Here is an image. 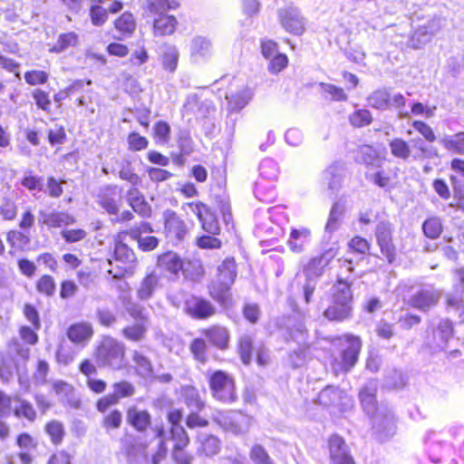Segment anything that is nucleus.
<instances>
[{
  "instance_id": "nucleus-31",
  "label": "nucleus",
  "mask_w": 464,
  "mask_h": 464,
  "mask_svg": "<svg viewBox=\"0 0 464 464\" xmlns=\"http://www.w3.org/2000/svg\"><path fill=\"white\" fill-rule=\"evenodd\" d=\"M131 359L134 363L135 371L139 376L143 379H149L153 376V364L149 357L135 350L131 353Z\"/></svg>"
},
{
  "instance_id": "nucleus-19",
  "label": "nucleus",
  "mask_w": 464,
  "mask_h": 464,
  "mask_svg": "<svg viewBox=\"0 0 464 464\" xmlns=\"http://www.w3.org/2000/svg\"><path fill=\"white\" fill-rule=\"evenodd\" d=\"M53 390L64 405H68L72 409H79L81 407V400L71 384L63 381H57L53 382Z\"/></svg>"
},
{
  "instance_id": "nucleus-18",
  "label": "nucleus",
  "mask_w": 464,
  "mask_h": 464,
  "mask_svg": "<svg viewBox=\"0 0 464 464\" xmlns=\"http://www.w3.org/2000/svg\"><path fill=\"white\" fill-rule=\"evenodd\" d=\"M164 225L165 233L168 237L177 241L184 239L188 231L187 226L174 211H169L165 214Z\"/></svg>"
},
{
  "instance_id": "nucleus-62",
  "label": "nucleus",
  "mask_w": 464,
  "mask_h": 464,
  "mask_svg": "<svg viewBox=\"0 0 464 464\" xmlns=\"http://www.w3.org/2000/svg\"><path fill=\"white\" fill-rule=\"evenodd\" d=\"M122 423V414L119 410H113L109 414L104 416L102 426L106 430H116L121 427Z\"/></svg>"
},
{
  "instance_id": "nucleus-48",
  "label": "nucleus",
  "mask_w": 464,
  "mask_h": 464,
  "mask_svg": "<svg viewBox=\"0 0 464 464\" xmlns=\"http://www.w3.org/2000/svg\"><path fill=\"white\" fill-rule=\"evenodd\" d=\"M45 431L54 445H59L65 434L63 425L58 420H52L45 425Z\"/></svg>"
},
{
  "instance_id": "nucleus-11",
  "label": "nucleus",
  "mask_w": 464,
  "mask_h": 464,
  "mask_svg": "<svg viewBox=\"0 0 464 464\" xmlns=\"http://www.w3.org/2000/svg\"><path fill=\"white\" fill-rule=\"evenodd\" d=\"M443 23V18L440 16L432 17L414 31L409 39L408 45L413 49L422 48L441 30Z\"/></svg>"
},
{
  "instance_id": "nucleus-59",
  "label": "nucleus",
  "mask_w": 464,
  "mask_h": 464,
  "mask_svg": "<svg viewBox=\"0 0 464 464\" xmlns=\"http://www.w3.org/2000/svg\"><path fill=\"white\" fill-rule=\"evenodd\" d=\"M320 87L324 93L330 96V99L332 101L343 102L346 101L348 98L343 89L341 87L325 82H321Z\"/></svg>"
},
{
  "instance_id": "nucleus-50",
  "label": "nucleus",
  "mask_w": 464,
  "mask_h": 464,
  "mask_svg": "<svg viewBox=\"0 0 464 464\" xmlns=\"http://www.w3.org/2000/svg\"><path fill=\"white\" fill-rule=\"evenodd\" d=\"M207 348L206 341L202 338L194 339L189 345L194 359L201 363L207 362Z\"/></svg>"
},
{
  "instance_id": "nucleus-29",
  "label": "nucleus",
  "mask_w": 464,
  "mask_h": 464,
  "mask_svg": "<svg viewBox=\"0 0 464 464\" xmlns=\"http://www.w3.org/2000/svg\"><path fill=\"white\" fill-rule=\"evenodd\" d=\"M354 160L356 162L364 164L367 167H381V160L378 152L369 145L360 146L355 150Z\"/></svg>"
},
{
  "instance_id": "nucleus-22",
  "label": "nucleus",
  "mask_w": 464,
  "mask_h": 464,
  "mask_svg": "<svg viewBox=\"0 0 464 464\" xmlns=\"http://www.w3.org/2000/svg\"><path fill=\"white\" fill-rule=\"evenodd\" d=\"M345 210L346 205L344 200L340 199L333 204L324 227V237L328 236L330 239L331 235L339 229Z\"/></svg>"
},
{
  "instance_id": "nucleus-32",
  "label": "nucleus",
  "mask_w": 464,
  "mask_h": 464,
  "mask_svg": "<svg viewBox=\"0 0 464 464\" xmlns=\"http://www.w3.org/2000/svg\"><path fill=\"white\" fill-rule=\"evenodd\" d=\"M198 442L199 443L198 451L203 452L207 457L217 455L221 450L220 440L211 434H199Z\"/></svg>"
},
{
  "instance_id": "nucleus-40",
  "label": "nucleus",
  "mask_w": 464,
  "mask_h": 464,
  "mask_svg": "<svg viewBox=\"0 0 464 464\" xmlns=\"http://www.w3.org/2000/svg\"><path fill=\"white\" fill-rule=\"evenodd\" d=\"M440 143L448 150L464 155V131H460L452 136H445L440 140Z\"/></svg>"
},
{
  "instance_id": "nucleus-3",
  "label": "nucleus",
  "mask_w": 464,
  "mask_h": 464,
  "mask_svg": "<svg viewBox=\"0 0 464 464\" xmlns=\"http://www.w3.org/2000/svg\"><path fill=\"white\" fill-rule=\"evenodd\" d=\"M353 315V293L351 284L338 278L332 286L331 304L324 312L329 321L343 322Z\"/></svg>"
},
{
  "instance_id": "nucleus-46",
  "label": "nucleus",
  "mask_w": 464,
  "mask_h": 464,
  "mask_svg": "<svg viewBox=\"0 0 464 464\" xmlns=\"http://www.w3.org/2000/svg\"><path fill=\"white\" fill-rule=\"evenodd\" d=\"M115 259L123 264H131L136 260L135 254L126 244L119 242L114 248Z\"/></svg>"
},
{
  "instance_id": "nucleus-34",
  "label": "nucleus",
  "mask_w": 464,
  "mask_h": 464,
  "mask_svg": "<svg viewBox=\"0 0 464 464\" xmlns=\"http://www.w3.org/2000/svg\"><path fill=\"white\" fill-rule=\"evenodd\" d=\"M92 328L87 323L74 324L67 332L68 338L74 343H82L88 341L92 335Z\"/></svg>"
},
{
  "instance_id": "nucleus-15",
  "label": "nucleus",
  "mask_w": 464,
  "mask_h": 464,
  "mask_svg": "<svg viewBox=\"0 0 464 464\" xmlns=\"http://www.w3.org/2000/svg\"><path fill=\"white\" fill-rule=\"evenodd\" d=\"M187 313L198 320L208 319L217 314V307L209 301L199 296H191L185 302Z\"/></svg>"
},
{
  "instance_id": "nucleus-37",
  "label": "nucleus",
  "mask_w": 464,
  "mask_h": 464,
  "mask_svg": "<svg viewBox=\"0 0 464 464\" xmlns=\"http://www.w3.org/2000/svg\"><path fill=\"white\" fill-rule=\"evenodd\" d=\"M177 20L172 15L162 14L154 20L155 34L165 35L174 33Z\"/></svg>"
},
{
  "instance_id": "nucleus-33",
  "label": "nucleus",
  "mask_w": 464,
  "mask_h": 464,
  "mask_svg": "<svg viewBox=\"0 0 464 464\" xmlns=\"http://www.w3.org/2000/svg\"><path fill=\"white\" fill-rule=\"evenodd\" d=\"M159 285V276L155 273L147 275L137 289V297L141 301L150 299Z\"/></svg>"
},
{
  "instance_id": "nucleus-28",
  "label": "nucleus",
  "mask_w": 464,
  "mask_h": 464,
  "mask_svg": "<svg viewBox=\"0 0 464 464\" xmlns=\"http://www.w3.org/2000/svg\"><path fill=\"white\" fill-rule=\"evenodd\" d=\"M361 341L358 337H351L348 341V346L342 352L343 368L349 371L358 360L361 350Z\"/></svg>"
},
{
  "instance_id": "nucleus-21",
  "label": "nucleus",
  "mask_w": 464,
  "mask_h": 464,
  "mask_svg": "<svg viewBox=\"0 0 464 464\" xmlns=\"http://www.w3.org/2000/svg\"><path fill=\"white\" fill-rule=\"evenodd\" d=\"M453 323L450 319H440L433 330V342L440 350H446L450 339L453 336Z\"/></svg>"
},
{
  "instance_id": "nucleus-57",
  "label": "nucleus",
  "mask_w": 464,
  "mask_h": 464,
  "mask_svg": "<svg viewBox=\"0 0 464 464\" xmlns=\"http://www.w3.org/2000/svg\"><path fill=\"white\" fill-rule=\"evenodd\" d=\"M56 289V284L53 276L44 275L36 283V290L46 295L53 296Z\"/></svg>"
},
{
  "instance_id": "nucleus-25",
  "label": "nucleus",
  "mask_w": 464,
  "mask_h": 464,
  "mask_svg": "<svg viewBox=\"0 0 464 464\" xmlns=\"http://www.w3.org/2000/svg\"><path fill=\"white\" fill-rule=\"evenodd\" d=\"M38 222L50 227H61L63 226L72 225L75 222V218L64 212H50L40 211Z\"/></svg>"
},
{
  "instance_id": "nucleus-38",
  "label": "nucleus",
  "mask_w": 464,
  "mask_h": 464,
  "mask_svg": "<svg viewBox=\"0 0 464 464\" xmlns=\"http://www.w3.org/2000/svg\"><path fill=\"white\" fill-rule=\"evenodd\" d=\"M424 236L430 239H437L443 231L442 222L439 217L428 218L421 226Z\"/></svg>"
},
{
  "instance_id": "nucleus-47",
  "label": "nucleus",
  "mask_w": 464,
  "mask_h": 464,
  "mask_svg": "<svg viewBox=\"0 0 464 464\" xmlns=\"http://www.w3.org/2000/svg\"><path fill=\"white\" fill-rule=\"evenodd\" d=\"M249 457L255 464H275L273 459L260 444H255L251 448Z\"/></svg>"
},
{
  "instance_id": "nucleus-35",
  "label": "nucleus",
  "mask_w": 464,
  "mask_h": 464,
  "mask_svg": "<svg viewBox=\"0 0 464 464\" xmlns=\"http://www.w3.org/2000/svg\"><path fill=\"white\" fill-rule=\"evenodd\" d=\"M324 179L330 190L337 191L343 181V166L340 163L330 165L324 172Z\"/></svg>"
},
{
  "instance_id": "nucleus-16",
  "label": "nucleus",
  "mask_w": 464,
  "mask_h": 464,
  "mask_svg": "<svg viewBox=\"0 0 464 464\" xmlns=\"http://www.w3.org/2000/svg\"><path fill=\"white\" fill-rule=\"evenodd\" d=\"M330 458L334 464H355L353 457L348 451V446L344 440L333 435L328 440Z\"/></svg>"
},
{
  "instance_id": "nucleus-5",
  "label": "nucleus",
  "mask_w": 464,
  "mask_h": 464,
  "mask_svg": "<svg viewBox=\"0 0 464 464\" xmlns=\"http://www.w3.org/2000/svg\"><path fill=\"white\" fill-rule=\"evenodd\" d=\"M158 266L172 275H178L179 271H182L185 277L193 281L198 280L204 273V269L198 261L185 262L174 252L160 255L158 258Z\"/></svg>"
},
{
  "instance_id": "nucleus-41",
  "label": "nucleus",
  "mask_w": 464,
  "mask_h": 464,
  "mask_svg": "<svg viewBox=\"0 0 464 464\" xmlns=\"http://www.w3.org/2000/svg\"><path fill=\"white\" fill-rule=\"evenodd\" d=\"M179 56V52L175 46H165L161 55L163 68L169 72H174L178 65Z\"/></svg>"
},
{
  "instance_id": "nucleus-44",
  "label": "nucleus",
  "mask_w": 464,
  "mask_h": 464,
  "mask_svg": "<svg viewBox=\"0 0 464 464\" xmlns=\"http://www.w3.org/2000/svg\"><path fill=\"white\" fill-rule=\"evenodd\" d=\"M149 3V10L151 13L158 14L159 16L164 14L168 10L179 7L177 0H147Z\"/></svg>"
},
{
  "instance_id": "nucleus-55",
  "label": "nucleus",
  "mask_w": 464,
  "mask_h": 464,
  "mask_svg": "<svg viewBox=\"0 0 464 464\" xmlns=\"http://www.w3.org/2000/svg\"><path fill=\"white\" fill-rule=\"evenodd\" d=\"M113 393H111L117 399V401L122 398L131 397L135 393V387L132 383L127 381H121L115 382L113 385Z\"/></svg>"
},
{
  "instance_id": "nucleus-27",
  "label": "nucleus",
  "mask_w": 464,
  "mask_h": 464,
  "mask_svg": "<svg viewBox=\"0 0 464 464\" xmlns=\"http://www.w3.org/2000/svg\"><path fill=\"white\" fill-rule=\"evenodd\" d=\"M190 52L195 62L208 60L212 56V44L205 37L197 36L192 40Z\"/></svg>"
},
{
  "instance_id": "nucleus-45",
  "label": "nucleus",
  "mask_w": 464,
  "mask_h": 464,
  "mask_svg": "<svg viewBox=\"0 0 464 464\" xmlns=\"http://www.w3.org/2000/svg\"><path fill=\"white\" fill-rule=\"evenodd\" d=\"M340 399V391L334 386L323 389L317 397L318 402L325 407L334 404Z\"/></svg>"
},
{
  "instance_id": "nucleus-13",
  "label": "nucleus",
  "mask_w": 464,
  "mask_h": 464,
  "mask_svg": "<svg viewBox=\"0 0 464 464\" xmlns=\"http://www.w3.org/2000/svg\"><path fill=\"white\" fill-rule=\"evenodd\" d=\"M277 15L283 28L293 34L300 35L304 31V18L292 4L279 8Z\"/></svg>"
},
{
  "instance_id": "nucleus-42",
  "label": "nucleus",
  "mask_w": 464,
  "mask_h": 464,
  "mask_svg": "<svg viewBox=\"0 0 464 464\" xmlns=\"http://www.w3.org/2000/svg\"><path fill=\"white\" fill-rule=\"evenodd\" d=\"M391 153L395 158L408 160L411 156V149L408 142L401 138H395L389 142Z\"/></svg>"
},
{
  "instance_id": "nucleus-60",
  "label": "nucleus",
  "mask_w": 464,
  "mask_h": 464,
  "mask_svg": "<svg viewBox=\"0 0 464 464\" xmlns=\"http://www.w3.org/2000/svg\"><path fill=\"white\" fill-rule=\"evenodd\" d=\"M260 175L267 179H276L278 175L276 163L271 159H265L259 166Z\"/></svg>"
},
{
  "instance_id": "nucleus-12",
  "label": "nucleus",
  "mask_w": 464,
  "mask_h": 464,
  "mask_svg": "<svg viewBox=\"0 0 464 464\" xmlns=\"http://www.w3.org/2000/svg\"><path fill=\"white\" fill-rule=\"evenodd\" d=\"M324 272V266L314 256L311 258L303 268L305 281L303 285L304 301L306 304L313 301L314 293L316 289L318 280Z\"/></svg>"
},
{
  "instance_id": "nucleus-51",
  "label": "nucleus",
  "mask_w": 464,
  "mask_h": 464,
  "mask_svg": "<svg viewBox=\"0 0 464 464\" xmlns=\"http://www.w3.org/2000/svg\"><path fill=\"white\" fill-rule=\"evenodd\" d=\"M171 440L175 442V449H184L189 442L188 436L181 425H175L170 428Z\"/></svg>"
},
{
  "instance_id": "nucleus-20",
  "label": "nucleus",
  "mask_w": 464,
  "mask_h": 464,
  "mask_svg": "<svg viewBox=\"0 0 464 464\" xmlns=\"http://www.w3.org/2000/svg\"><path fill=\"white\" fill-rule=\"evenodd\" d=\"M311 231L306 227L292 228L286 245L295 253H303L310 242Z\"/></svg>"
},
{
  "instance_id": "nucleus-63",
  "label": "nucleus",
  "mask_w": 464,
  "mask_h": 464,
  "mask_svg": "<svg viewBox=\"0 0 464 464\" xmlns=\"http://www.w3.org/2000/svg\"><path fill=\"white\" fill-rule=\"evenodd\" d=\"M96 278V275L89 268H82L77 271V280L79 284L86 289L95 285Z\"/></svg>"
},
{
  "instance_id": "nucleus-54",
  "label": "nucleus",
  "mask_w": 464,
  "mask_h": 464,
  "mask_svg": "<svg viewBox=\"0 0 464 464\" xmlns=\"http://www.w3.org/2000/svg\"><path fill=\"white\" fill-rule=\"evenodd\" d=\"M130 236L137 241L140 249L142 251H151L159 245V239L153 236L142 237L138 232H130Z\"/></svg>"
},
{
  "instance_id": "nucleus-7",
  "label": "nucleus",
  "mask_w": 464,
  "mask_h": 464,
  "mask_svg": "<svg viewBox=\"0 0 464 464\" xmlns=\"http://www.w3.org/2000/svg\"><path fill=\"white\" fill-rule=\"evenodd\" d=\"M209 388L212 396L224 403H232L237 400L234 379L226 372L218 370L209 375Z\"/></svg>"
},
{
  "instance_id": "nucleus-30",
  "label": "nucleus",
  "mask_w": 464,
  "mask_h": 464,
  "mask_svg": "<svg viewBox=\"0 0 464 464\" xmlns=\"http://www.w3.org/2000/svg\"><path fill=\"white\" fill-rule=\"evenodd\" d=\"M181 395L184 403L190 411H201L204 410L206 403L195 387L190 385L183 386L181 388Z\"/></svg>"
},
{
  "instance_id": "nucleus-4",
  "label": "nucleus",
  "mask_w": 464,
  "mask_h": 464,
  "mask_svg": "<svg viewBox=\"0 0 464 464\" xmlns=\"http://www.w3.org/2000/svg\"><path fill=\"white\" fill-rule=\"evenodd\" d=\"M126 347L111 336L104 337L95 352V360L99 367L119 371L126 366Z\"/></svg>"
},
{
  "instance_id": "nucleus-23",
  "label": "nucleus",
  "mask_w": 464,
  "mask_h": 464,
  "mask_svg": "<svg viewBox=\"0 0 464 464\" xmlns=\"http://www.w3.org/2000/svg\"><path fill=\"white\" fill-rule=\"evenodd\" d=\"M377 382L370 381L362 388L359 393L360 401L364 411L368 415H374L380 407H376Z\"/></svg>"
},
{
  "instance_id": "nucleus-49",
  "label": "nucleus",
  "mask_w": 464,
  "mask_h": 464,
  "mask_svg": "<svg viewBox=\"0 0 464 464\" xmlns=\"http://www.w3.org/2000/svg\"><path fill=\"white\" fill-rule=\"evenodd\" d=\"M124 307L130 316H131L136 321V323L148 322V315L145 313V308L140 304L129 300L125 302Z\"/></svg>"
},
{
  "instance_id": "nucleus-53",
  "label": "nucleus",
  "mask_w": 464,
  "mask_h": 464,
  "mask_svg": "<svg viewBox=\"0 0 464 464\" xmlns=\"http://www.w3.org/2000/svg\"><path fill=\"white\" fill-rule=\"evenodd\" d=\"M349 120L353 127L362 128L372 123V116L370 111L360 109L351 114Z\"/></svg>"
},
{
  "instance_id": "nucleus-8",
  "label": "nucleus",
  "mask_w": 464,
  "mask_h": 464,
  "mask_svg": "<svg viewBox=\"0 0 464 464\" xmlns=\"http://www.w3.org/2000/svg\"><path fill=\"white\" fill-rule=\"evenodd\" d=\"M372 430L380 441L390 440L396 432V420L392 410L387 405H381L372 415Z\"/></svg>"
},
{
  "instance_id": "nucleus-14",
  "label": "nucleus",
  "mask_w": 464,
  "mask_h": 464,
  "mask_svg": "<svg viewBox=\"0 0 464 464\" xmlns=\"http://www.w3.org/2000/svg\"><path fill=\"white\" fill-rule=\"evenodd\" d=\"M185 210L188 209L195 214L201 223L202 228L211 235H218L220 231V227L215 214L204 203L188 202L183 206Z\"/></svg>"
},
{
  "instance_id": "nucleus-56",
  "label": "nucleus",
  "mask_w": 464,
  "mask_h": 464,
  "mask_svg": "<svg viewBox=\"0 0 464 464\" xmlns=\"http://www.w3.org/2000/svg\"><path fill=\"white\" fill-rule=\"evenodd\" d=\"M21 184L30 191H42L44 188V178L33 175V170H26Z\"/></svg>"
},
{
  "instance_id": "nucleus-10",
  "label": "nucleus",
  "mask_w": 464,
  "mask_h": 464,
  "mask_svg": "<svg viewBox=\"0 0 464 464\" xmlns=\"http://www.w3.org/2000/svg\"><path fill=\"white\" fill-rule=\"evenodd\" d=\"M374 235L376 242L382 256L392 265L396 259V247L393 243V226L388 220L380 221L376 227Z\"/></svg>"
},
{
  "instance_id": "nucleus-17",
  "label": "nucleus",
  "mask_w": 464,
  "mask_h": 464,
  "mask_svg": "<svg viewBox=\"0 0 464 464\" xmlns=\"http://www.w3.org/2000/svg\"><path fill=\"white\" fill-rule=\"evenodd\" d=\"M121 189L116 185H108L99 194V205L110 215H118Z\"/></svg>"
},
{
  "instance_id": "nucleus-24",
  "label": "nucleus",
  "mask_w": 464,
  "mask_h": 464,
  "mask_svg": "<svg viewBox=\"0 0 464 464\" xmlns=\"http://www.w3.org/2000/svg\"><path fill=\"white\" fill-rule=\"evenodd\" d=\"M205 338L215 347L220 350H226L229 343V331L220 325H213L203 332Z\"/></svg>"
},
{
  "instance_id": "nucleus-43",
  "label": "nucleus",
  "mask_w": 464,
  "mask_h": 464,
  "mask_svg": "<svg viewBox=\"0 0 464 464\" xmlns=\"http://www.w3.org/2000/svg\"><path fill=\"white\" fill-rule=\"evenodd\" d=\"M146 323H136L122 329V335L132 342H140L145 338Z\"/></svg>"
},
{
  "instance_id": "nucleus-6",
  "label": "nucleus",
  "mask_w": 464,
  "mask_h": 464,
  "mask_svg": "<svg viewBox=\"0 0 464 464\" xmlns=\"http://www.w3.org/2000/svg\"><path fill=\"white\" fill-rule=\"evenodd\" d=\"M368 104L380 111L395 109L399 119H407L411 112L404 110L406 98L403 94L397 92L392 94L391 88H380L372 92L367 98Z\"/></svg>"
},
{
  "instance_id": "nucleus-36",
  "label": "nucleus",
  "mask_w": 464,
  "mask_h": 464,
  "mask_svg": "<svg viewBox=\"0 0 464 464\" xmlns=\"http://www.w3.org/2000/svg\"><path fill=\"white\" fill-rule=\"evenodd\" d=\"M116 30L123 36H130L136 29V22L134 16L130 12L123 13L114 21Z\"/></svg>"
},
{
  "instance_id": "nucleus-64",
  "label": "nucleus",
  "mask_w": 464,
  "mask_h": 464,
  "mask_svg": "<svg viewBox=\"0 0 464 464\" xmlns=\"http://www.w3.org/2000/svg\"><path fill=\"white\" fill-rule=\"evenodd\" d=\"M127 141L129 144L130 150L133 151H139L146 149L149 145L148 140L140 136L138 132H130L128 135Z\"/></svg>"
},
{
  "instance_id": "nucleus-61",
  "label": "nucleus",
  "mask_w": 464,
  "mask_h": 464,
  "mask_svg": "<svg viewBox=\"0 0 464 464\" xmlns=\"http://www.w3.org/2000/svg\"><path fill=\"white\" fill-rule=\"evenodd\" d=\"M6 240L13 247L19 248H22L30 243V237L18 230L9 231L7 233Z\"/></svg>"
},
{
  "instance_id": "nucleus-1",
  "label": "nucleus",
  "mask_w": 464,
  "mask_h": 464,
  "mask_svg": "<svg viewBox=\"0 0 464 464\" xmlns=\"http://www.w3.org/2000/svg\"><path fill=\"white\" fill-rule=\"evenodd\" d=\"M237 264L233 257H227L218 266L216 278L208 286L209 296L223 309L233 307L231 287L237 278Z\"/></svg>"
},
{
  "instance_id": "nucleus-2",
  "label": "nucleus",
  "mask_w": 464,
  "mask_h": 464,
  "mask_svg": "<svg viewBox=\"0 0 464 464\" xmlns=\"http://www.w3.org/2000/svg\"><path fill=\"white\" fill-rule=\"evenodd\" d=\"M126 421L139 433H146L152 429L155 438L159 439L158 450L152 455V463L160 464L166 457L167 447L165 445V431L162 426L156 425L152 428V417L147 410L139 409L136 406L128 408L126 411Z\"/></svg>"
},
{
  "instance_id": "nucleus-9",
  "label": "nucleus",
  "mask_w": 464,
  "mask_h": 464,
  "mask_svg": "<svg viewBox=\"0 0 464 464\" xmlns=\"http://www.w3.org/2000/svg\"><path fill=\"white\" fill-rule=\"evenodd\" d=\"M442 296V291L433 285H423L408 300V304L420 312H429L434 308Z\"/></svg>"
},
{
  "instance_id": "nucleus-52",
  "label": "nucleus",
  "mask_w": 464,
  "mask_h": 464,
  "mask_svg": "<svg viewBox=\"0 0 464 464\" xmlns=\"http://www.w3.org/2000/svg\"><path fill=\"white\" fill-rule=\"evenodd\" d=\"M77 39V34L72 32L63 34L59 36L56 44L53 46L51 51L54 53H62L70 46L76 45Z\"/></svg>"
},
{
  "instance_id": "nucleus-26",
  "label": "nucleus",
  "mask_w": 464,
  "mask_h": 464,
  "mask_svg": "<svg viewBox=\"0 0 464 464\" xmlns=\"http://www.w3.org/2000/svg\"><path fill=\"white\" fill-rule=\"evenodd\" d=\"M253 98V92L250 88H243L235 93H227V109L230 112H238L245 108Z\"/></svg>"
},
{
  "instance_id": "nucleus-58",
  "label": "nucleus",
  "mask_w": 464,
  "mask_h": 464,
  "mask_svg": "<svg viewBox=\"0 0 464 464\" xmlns=\"http://www.w3.org/2000/svg\"><path fill=\"white\" fill-rule=\"evenodd\" d=\"M178 145L181 155L188 156L194 151V141L187 130H181L179 133Z\"/></svg>"
},
{
  "instance_id": "nucleus-39",
  "label": "nucleus",
  "mask_w": 464,
  "mask_h": 464,
  "mask_svg": "<svg viewBox=\"0 0 464 464\" xmlns=\"http://www.w3.org/2000/svg\"><path fill=\"white\" fill-rule=\"evenodd\" d=\"M254 339L249 334H243L238 341V353L244 364L248 365L252 361Z\"/></svg>"
}]
</instances>
